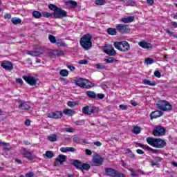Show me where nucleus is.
<instances>
[{"mask_svg": "<svg viewBox=\"0 0 177 177\" xmlns=\"http://www.w3.org/2000/svg\"><path fill=\"white\" fill-rule=\"evenodd\" d=\"M147 142L150 146L156 149H164L167 146V142L161 138H153L151 137L147 138Z\"/></svg>", "mask_w": 177, "mask_h": 177, "instance_id": "1", "label": "nucleus"}, {"mask_svg": "<svg viewBox=\"0 0 177 177\" xmlns=\"http://www.w3.org/2000/svg\"><path fill=\"white\" fill-rule=\"evenodd\" d=\"M80 44L84 50H89L92 48V35L91 34L83 35L80 39Z\"/></svg>", "mask_w": 177, "mask_h": 177, "instance_id": "2", "label": "nucleus"}, {"mask_svg": "<svg viewBox=\"0 0 177 177\" xmlns=\"http://www.w3.org/2000/svg\"><path fill=\"white\" fill-rule=\"evenodd\" d=\"M74 84L83 89H91L92 88V82L82 77L74 80Z\"/></svg>", "mask_w": 177, "mask_h": 177, "instance_id": "3", "label": "nucleus"}, {"mask_svg": "<svg viewBox=\"0 0 177 177\" xmlns=\"http://www.w3.org/2000/svg\"><path fill=\"white\" fill-rule=\"evenodd\" d=\"M113 46L120 52H128L129 49H131V46H129V43L127 41H115L113 43Z\"/></svg>", "mask_w": 177, "mask_h": 177, "instance_id": "4", "label": "nucleus"}, {"mask_svg": "<svg viewBox=\"0 0 177 177\" xmlns=\"http://www.w3.org/2000/svg\"><path fill=\"white\" fill-rule=\"evenodd\" d=\"M105 174L106 176H110V177H127L124 173H121L115 169L110 168V167H106L105 168Z\"/></svg>", "mask_w": 177, "mask_h": 177, "instance_id": "5", "label": "nucleus"}, {"mask_svg": "<svg viewBox=\"0 0 177 177\" xmlns=\"http://www.w3.org/2000/svg\"><path fill=\"white\" fill-rule=\"evenodd\" d=\"M157 107L162 111H171L172 110V105L168 101L165 100L159 101Z\"/></svg>", "mask_w": 177, "mask_h": 177, "instance_id": "6", "label": "nucleus"}, {"mask_svg": "<svg viewBox=\"0 0 177 177\" xmlns=\"http://www.w3.org/2000/svg\"><path fill=\"white\" fill-rule=\"evenodd\" d=\"M82 113L85 114V115H92V114L99 113V107L86 106L82 108Z\"/></svg>", "mask_w": 177, "mask_h": 177, "instance_id": "7", "label": "nucleus"}, {"mask_svg": "<svg viewBox=\"0 0 177 177\" xmlns=\"http://www.w3.org/2000/svg\"><path fill=\"white\" fill-rule=\"evenodd\" d=\"M167 133L165 128L162 126L158 125L152 131V135L153 136H164Z\"/></svg>", "mask_w": 177, "mask_h": 177, "instance_id": "8", "label": "nucleus"}, {"mask_svg": "<svg viewBox=\"0 0 177 177\" xmlns=\"http://www.w3.org/2000/svg\"><path fill=\"white\" fill-rule=\"evenodd\" d=\"M53 17L54 19H63L67 17V12L61 8H58L53 12Z\"/></svg>", "mask_w": 177, "mask_h": 177, "instance_id": "9", "label": "nucleus"}, {"mask_svg": "<svg viewBox=\"0 0 177 177\" xmlns=\"http://www.w3.org/2000/svg\"><path fill=\"white\" fill-rule=\"evenodd\" d=\"M116 30L120 34H128L131 31V28L129 26L125 25L124 24H119L116 25Z\"/></svg>", "mask_w": 177, "mask_h": 177, "instance_id": "10", "label": "nucleus"}, {"mask_svg": "<svg viewBox=\"0 0 177 177\" xmlns=\"http://www.w3.org/2000/svg\"><path fill=\"white\" fill-rule=\"evenodd\" d=\"M103 162H104V158L99 155H95L93 158L91 165L94 167H100V165H103Z\"/></svg>", "mask_w": 177, "mask_h": 177, "instance_id": "11", "label": "nucleus"}, {"mask_svg": "<svg viewBox=\"0 0 177 177\" xmlns=\"http://www.w3.org/2000/svg\"><path fill=\"white\" fill-rule=\"evenodd\" d=\"M22 78L24 80L25 82L28 84L30 86H35V85H37V80L34 76L24 75Z\"/></svg>", "mask_w": 177, "mask_h": 177, "instance_id": "12", "label": "nucleus"}, {"mask_svg": "<svg viewBox=\"0 0 177 177\" xmlns=\"http://www.w3.org/2000/svg\"><path fill=\"white\" fill-rule=\"evenodd\" d=\"M104 52L106 55H109V56H115L117 55V52L113 48V46L110 44H106L105 48H104Z\"/></svg>", "mask_w": 177, "mask_h": 177, "instance_id": "13", "label": "nucleus"}, {"mask_svg": "<svg viewBox=\"0 0 177 177\" xmlns=\"http://www.w3.org/2000/svg\"><path fill=\"white\" fill-rule=\"evenodd\" d=\"M1 66L4 68V70H7L8 71H12V70H13V64L9 61L2 62Z\"/></svg>", "mask_w": 177, "mask_h": 177, "instance_id": "14", "label": "nucleus"}, {"mask_svg": "<svg viewBox=\"0 0 177 177\" xmlns=\"http://www.w3.org/2000/svg\"><path fill=\"white\" fill-rule=\"evenodd\" d=\"M63 117V112L56 111L55 112H51L50 113H48V118H54L55 120H57L59 118H62Z\"/></svg>", "mask_w": 177, "mask_h": 177, "instance_id": "15", "label": "nucleus"}, {"mask_svg": "<svg viewBox=\"0 0 177 177\" xmlns=\"http://www.w3.org/2000/svg\"><path fill=\"white\" fill-rule=\"evenodd\" d=\"M164 114L162 111H155L150 113L149 117L151 120H156V118H159V117H161Z\"/></svg>", "mask_w": 177, "mask_h": 177, "instance_id": "16", "label": "nucleus"}, {"mask_svg": "<svg viewBox=\"0 0 177 177\" xmlns=\"http://www.w3.org/2000/svg\"><path fill=\"white\" fill-rule=\"evenodd\" d=\"M23 156L25 158H27V160H29L30 161H32V159L35 158L34 155H32V153H31V152L28 151L26 149H24Z\"/></svg>", "mask_w": 177, "mask_h": 177, "instance_id": "17", "label": "nucleus"}, {"mask_svg": "<svg viewBox=\"0 0 177 177\" xmlns=\"http://www.w3.org/2000/svg\"><path fill=\"white\" fill-rule=\"evenodd\" d=\"M50 57H59V56H63L64 53L59 50H53L49 53Z\"/></svg>", "mask_w": 177, "mask_h": 177, "instance_id": "18", "label": "nucleus"}, {"mask_svg": "<svg viewBox=\"0 0 177 177\" xmlns=\"http://www.w3.org/2000/svg\"><path fill=\"white\" fill-rule=\"evenodd\" d=\"M139 46L143 48V49H153V44L151 43L146 41H140L138 43Z\"/></svg>", "mask_w": 177, "mask_h": 177, "instance_id": "19", "label": "nucleus"}, {"mask_svg": "<svg viewBox=\"0 0 177 177\" xmlns=\"http://www.w3.org/2000/svg\"><path fill=\"white\" fill-rule=\"evenodd\" d=\"M18 103H19V106H18L19 109L23 108V110H26L27 111H28V110L31 109L30 105L27 104V102H24V101L19 100Z\"/></svg>", "mask_w": 177, "mask_h": 177, "instance_id": "20", "label": "nucleus"}, {"mask_svg": "<svg viewBox=\"0 0 177 177\" xmlns=\"http://www.w3.org/2000/svg\"><path fill=\"white\" fill-rule=\"evenodd\" d=\"M120 21H122V23H132V21H135V17L134 16H130V17H123L121 18Z\"/></svg>", "mask_w": 177, "mask_h": 177, "instance_id": "21", "label": "nucleus"}, {"mask_svg": "<svg viewBox=\"0 0 177 177\" xmlns=\"http://www.w3.org/2000/svg\"><path fill=\"white\" fill-rule=\"evenodd\" d=\"M71 165L75 167L76 169H81L82 167V162L80 160H75Z\"/></svg>", "mask_w": 177, "mask_h": 177, "instance_id": "22", "label": "nucleus"}, {"mask_svg": "<svg viewBox=\"0 0 177 177\" xmlns=\"http://www.w3.org/2000/svg\"><path fill=\"white\" fill-rule=\"evenodd\" d=\"M142 84L144 85H149V86H156V85H157V83L155 81L151 82V80L147 79L143 80Z\"/></svg>", "mask_w": 177, "mask_h": 177, "instance_id": "23", "label": "nucleus"}, {"mask_svg": "<svg viewBox=\"0 0 177 177\" xmlns=\"http://www.w3.org/2000/svg\"><path fill=\"white\" fill-rule=\"evenodd\" d=\"M66 4L68 5V6H70V8H71L72 9H75V8L78 6V3H77V1L73 0L67 1Z\"/></svg>", "mask_w": 177, "mask_h": 177, "instance_id": "24", "label": "nucleus"}, {"mask_svg": "<svg viewBox=\"0 0 177 177\" xmlns=\"http://www.w3.org/2000/svg\"><path fill=\"white\" fill-rule=\"evenodd\" d=\"M57 160H58L59 164H61V165H62V164L64 162H66V156L65 155H63V154H59L57 156Z\"/></svg>", "mask_w": 177, "mask_h": 177, "instance_id": "25", "label": "nucleus"}, {"mask_svg": "<svg viewBox=\"0 0 177 177\" xmlns=\"http://www.w3.org/2000/svg\"><path fill=\"white\" fill-rule=\"evenodd\" d=\"M86 95L88 97H90V99H96V93H95V91H88L86 92Z\"/></svg>", "mask_w": 177, "mask_h": 177, "instance_id": "26", "label": "nucleus"}, {"mask_svg": "<svg viewBox=\"0 0 177 177\" xmlns=\"http://www.w3.org/2000/svg\"><path fill=\"white\" fill-rule=\"evenodd\" d=\"M63 113L65 115H73V114H75V111L68 109H64Z\"/></svg>", "mask_w": 177, "mask_h": 177, "instance_id": "27", "label": "nucleus"}, {"mask_svg": "<svg viewBox=\"0 0 177 177\" xmlns=\"http://www.w3.org/2000/svg\"><path fill=\"white\" fill-rule=\"evenodd\" d=\"M55 155L53 154V152H52V151H46V153L43 155V157H44V158H52Z\"/></svg>", "mask_w": 177, "mask_h": 177, "instance_id": "28", "label": "nucleus"}, {"mask_svg": "<svg viewBox=\"0 0 177 177\" xmlns=\"http://www.w3.org/2000/svg\"><path fill=\"white\" fill-rule=\"evenodd\" d=\"M131 132H133V133H135V135H139V133L142 132V129H140V127L138 126H136L133 128Z\"/></svg>", "mask_w": 177, "mask_h": 177, "instance_id": "29", "label": "nucleus"}, {"mask_svg": "<svg viewBox=\"0 0 177 177\" xmlns=\"http://www.w3.org/2000/svg\"><path fill=\"white\" fill-rule=\"evenodd\" d=\"M32 16L35 19H41L42 14L39 11L35 10L32 12Z\"/></svg>", "mask_w": 177, "mask_h": 177, "instance_id": "30", "label": "nucleus"}, {"mask_svg": "<svg viewBox=\"0 0 177 177\" xmlns=\"http://www.w3.org/2000/svg\"><path fill=\"white\" fill-rule=\"evenodd\" d=\"M27 55H29L30 56H34L35 57L37 56V55H42V53H41L38 50H36V51L29 50V51H28Z\"/></svg>", "mask_w": 177, "mask_h": 177, "instance_id": "31", "label": "nucleus"}, {"mask_svg": "<svg viewBox=\"0 0 177 177\" xmlns=\"http://www.w3.org/2000/svg\"><path fill=\"white\" fill-rule=\"evenodd\" d=\"M109 35H117V30L113 28H109L107 30Z\"/></svg>", "mask_w": 177, "mask_h": 177, "instance_id": "32", "label": "nucleus"}, {"mask_svg": "<svg viewBox=\"0 0 177 177\" xmlns=\"http://www.w3.org/2000/svg\"><path fill=\"white\" fill-rule=\"evenodd\" d=\"M81 171L82 170H85V171H89V169H91V165L88 164V163H82V167H81Z\"/></svg>", "mask_w": 177, "mask_h": 177, "instance_id": "33", "label": "nucleus"}, {"mask_svg": "<svg viewBox=\"0 0 177 177\" xmlns=\"http://www.w3.org/2000/svg\"><path fill=\"white\" fill-rule=\"evenodd\" d=\"M12 24H20L21 23V19L17 17H12L11 19Z\"/></svg>", "mask_w": 177, "mask_h": 177, "instance_id": "34", "label": "nucleus"}, {"mask_svg": "<svg viewBox=\"0 0 177 177\" xmlns=\"http://www.w3.org/2000/svg\"><path fill=\"white\" fill-rule=\"evenodd\" d=\"M48 140H50V142H56L57 140V136L56 134H53L48 136Z\"/></svg>", "mask_w": 177, "mask_h": 177, "instance_id": "35", "label": "nucleus"}, {"mask_svg": "<svg viewBox=\"0 0 177 177\" xmlns=\"http://www.w3.org/2000/svg\"><path fill=\"white\" fill-rule=\"evenodd\" d=\"M59 74L62 77H68V71L66 69H62L59 71Z\"/></svg>", "mask_w": 177, "mask_h": 177, "instance_id": "36", "label": "nucleus"}, {"mask_svg": "<svg viewBox=\"0 0 177 177\" xmlns=\"http://www.w3.org/2000/svg\"><path fill=\"white\" fill-rule=\"evenodd\" d=\"M95 67L97 70H106V68H107V66L101 64H95Z\"/></svg>", "mask_w": 177, "mask_h": 177, "instance_id": "37", "label": "nucleus"}, {"mask_svg": "<svg viewBox=\"0 0 177 177\" xmlns=\"http://www.w3.org/2000/svg\"><path fill=\"white\" fill-rule=\"evenodd\" d=\"M48 39L51 44H56V37L53 36V35H48Z\"/></svg>", "mask_w": 177, "mask_h": 177, "instance_id": "38", "label": "nucleus"}, {"mask_svg": "<svg viewBox=\"0 0 177 177\" xmlns=\"http://www.w3.org/2000/svg\"><path fill=\"white\" fill-rule=\"evenodd\" d=\"M147 150L148 151H151V153H153V154H158V153H159L158 149H154L149 146L147 147Z\"/></svg>", "mask_w": 177, "mask_h": 177, "instance_id": "39", "label": "nucleus"}, {"mask_svg": "<svg viewBox=\"0 0 177 177\" xmlns=\"http://www.w3.org/2000/svg\"><path fill=\"white\" fill-rule=\"evenodd\" d=\"M42 15H43V17H46V18H49V17H53V13H50V12H44L42 13Z\"/></svg>", "mask_w": 177, "mask_h": 177, "instance_id": "40", "label": "nucleus"}, {"mask_svg": "<svg viewBox=\"0 0 177 177\" xmlns=\"http://www.w3.org/2000/svg\"><path fill=\"white\" fill-rule=\"evenodd\" d=\"M124 3H128L129 6H135V5H136V3H135L133 0H125Z\"/></svg>", "mask_w": 177, "mask_h": 177, "instance_id": "41", "label": "nucleus"}, {"mask_svg": "<svg viewBox=\"0 0 177 177\" xmlns=\"http://www.w3.org/2000/svg\"><path fill=\"white\" fill-rule=\"evenodd\" d=\"M104 62H106V63H114V62H117V60L113 57H109L105 58Z\"/></svg>", "mask_w": 177, "mask_h": 177, "instance_id": "42", "label": "nucleus"}, {"mask_svg": "<svg viewBox=\"0 0 177 177\" xmlns=\"http://www.w3.org/2000/svg\"><path fill=\"white\" fill-rule=\"evenodd\" d=\"M74 124L77 126H82V125H84L85 124V121L83 120H77V121H75L74 122Z\"/></svg>", "mask_w": 177, "mask_h": 177, "instance_id": "43", "label": "nucleus"}, {"mask_svg": "<svg viewBox=\"0 0 177 177\" xmlns=\"http://www.w3.org/2000/svg\"><path fill=\"white\" fill-rule=\"evenodd\" d=\"M106 3V1L104 0H95V5H98L99 6H102Z\"/></svg>", "mask_w": 177, "mask_h": 177, "instance_id": "44", "label": "nucleus"}, {"mask_svg": "<svg viewBox=\"0 0 177 177\" xmlns=\"http://www.w3.org/2000/svg\"><path fill=\"white\" fill-rule=\"evenodd\" d=\"M166 32L167 34H169V35H171V37H174V38H176V39H177V35L175 34V32L171 31L169 29H167Z\"/></svg>", "mask_w": 177, "mask_h": 177, "instance_id": "45", "label": "nucleus"}, {"mask_svg": "<svg viewBox=\"0 0 177 177\" xmlns=\"http://www.w3.org/2000/svg\"><path fill=\"white\" fill-rule=\"evenodd\" d=\"M59 7H57L56 5L54 4H49L48 5V9H50V10H53L55 12V10H56Z\"/></svg>", "mask_w": 177, "mask_h": 177, "instance_id": "46", "label": "nucleus"}, {"mask_svg": "<svg viewBox=\"0 0 177 177\" xmlns=\"http://www.w3.org/2000/svg\"><path fill=\"white\" fill-rule=\"evenodd\" d=\"M137 146H139V147H142L143 150H147V147H149V145H145L143 144H141L140 142H136Z\"/></svg>", "mask_w": 177, "mask_h": 177, "instance_id": "47", "label": "nucleus"}, {"mask_svg": "<svg viewBox=\"0 0 177 177\" xmlns=\"http://www.w3.org/2000/svg\"><path fill=\"white\" fill-rule=\"evenodd\" d=\"M154 63V59L153 58H147L145 59L146 64H153Z\"/></svg>", "mask_w": 177, "mask_h": 177, "instance_id": "48", "label": "nucleus"}, {"mask_svg": "<svg viewBox=\"0 0 177 177\" xmlns=\"http://www.w3.org/2000/svg\"><path fill=\"white\" fill-rule=\"evenodd\" d=\"M73 141L75 143L80 144V143H81V138H80L79 137L76 136V137H74V138H73Z\"/></svg>", "mask_w": 177, "mask_h": 177, "instance_id": "49", "label": "nucleus"}, {"mask_svg": "<svg viewBox=\"0 0 177 177\" xmlns=\"http://www.w3.org/2000/svg\"><path fill=\"white\" fill-rule=\"evenodd\" d=\"M128 150H129V153H127V156L129 157V158H132V159L135 158V155L132 153V151L129 149Z\"/></svg>", "mask_w": 177, "mask_h": 177, "instance_id": "50", "label": "nucleus"}, {"mask_svg": "<svg viewBox=\"0 0 177 177\" xmlns=\"http://www.w3.org/2000/svg\"><path fill=\"white\" fill-rule=\"evenodd\" d=\"M64 130L66 132H68L69 133H73L74 132V129L73 127L71 128H64Z\"/></svg>", "mask_w": 177, "mask_h": 177, "instance_id": "51", "label": "nucleus"}, {"mask_svg": "<svg viewBox=\"0 0 177 177\" xmlns=\"http://www.w3.org/2000/svg\"><path fill=\"white\" fill-rule=\"evenodd\" d=\"M67 106H68V107H75V102H73V101H68L67 102Z\"/></svg>", "mask_w": 177, "mask_h": 177, "instance_id": "52", "label": "nucleus"}, {"mask_svg": "<svg viewBox=\"0 0 177 177\" xmlns=\"http://www.w3.org/2000/svg\"><path fill=\"white\" fill-rule=\"evenodd\" d=\"M153 74L156 78H161V73H160L158 71H155Z\"/></svg>", "mask_w": 177, "mask_h": 177, "instance_id": "53", "label": "nucleus"}, {"mask_svg": "<svg viewBox=\"0 0 177 177\" xmlns=\"http://www.w3.org/2000/svg\"><path fill=\"white\" fill-rule=\"evenodd\" d=\"M60 151L62 153H67V152H68V147H61L60 148Z\"/></svg>", "mask_w": 177, "mask_h": 177, "instance_id": "54", "label": "nucleus"}, {"mask_svg": "<svg viewBox=\"0 0 177 177\" xmlns=\"http://www.w3.org/2000/svg\"><path fill=\"white\" fill-rule=\"evenodd\" d=\"M119 109H120V110H127L128 109V106L124 104H120L119 106Z\"/></svg>", "mask_w": 177, "mask_h": 177, "instance_id": "55", "label": "nucleus"}, {"mask_svg": "<svg viewBox=\"0 0 177 177\" xmlns=\"http://www.w3.org/2000/svg\"><path fill=\"white\" fill-rule=\"evenodd\" d=\"M79 64H88V60L82 59L78 62Z\"/></svg>", "mask_w": 177, "mask_h": 177, "instance_id": "56", "label": "nucleus"}, {"mask_svg": "<svg viewBox=\"0 0 177 177\" xmlns=\"http://www.w3.org/2000/svg\"><path fill=\"white\" fill-rule=\"evenodd\" d=\"M32 176H34V172L30 171L26 174L24 177H32Z\"/></svg>", "mask_w": 177, "mask_h": 177, "instance_id": "57", "label": "nucleus"}, {"mask_svg": "<svg viewBox=\"0 0 177 177\" xmlns=\"http://www.w3.org/2000/svg\"><path fill=\"white\" fill-rule=\"evenodd\" d=\"M155 161H156V162H161V161H162V158L161 157H158L156 156L154 158Z\"/></svg>", "mask_w": 177, "mask_h": 177, "instance_id": "58", "label": "nucleus"}, {"mask_svg": "<svg viewBox=\"0 0 177 177\" xmlns=\"http://www.w3.org/2000/svg\"><path fill=\"white\" fill-rule=\"evenodd\" d=\"M147 3H148V5H150L151 6H153V5L154 4V0H147Z\"/></svg>", "mask_w": 177, "mask_h": 177, "instance_id": "59", "label": "nucleus"}, {"mask_svg": "<svg viewBox=\"0 0 177 177\" xmlns=\"http://www.w3.org/2000/svg\"><path fill=\"white\" fill-rule=\"evenodd\" d=\"M158 165H160V163H158V162H154V161H152L151 162V167H158Z\"/></svg>", "mask_w": 177, "mask_h": 177, "instance_id": "60", "label": "nucleus"}, {"mask_svg": "<svg viewBox=\"0 0 177 177\" xmlns=\"http://www.w3.org/2000/svg\"><path fill=\"white\" fill-rule=\"evenodd\" d=\"M68 151H71V153H74V151H75V148L71 147H68Z\"/></svg>", "mask_w": 177, "mask_h": 177, "instance_id": "61", "label": "nucleus"}, {"mask_svg": "<svg viewBox=\"0 0 177 177\" xmlns=\"http://www.w3.org/2000/svg\"><path fill=\"white\" fill-rule=\"evenodd\" d=\"M16 82H18V84H20L21 85H23L24 84L23 80L21 78L16 79Z\"/></svg>", "mask_w": 177, "mask_h": 177, "instance_id": "62", "label": "nucleus"}, {"mask_svg": "<svg viewBox=\"0 0 177 177\" xmlns=\"http://www.w3.org/2000/svg\"><path fill=\"white\" fill-rule=\"evenodd\" d=\"M85 153H86V156H92V151H91L89 149H86Z\"/></svg>", "mask_w": 177, "mask_h": 177, "instance_id": "63", "label": "nucleus"}, {"mask_svg": "<svg viewBox=\"0 0 177 177\" xmlns=\"http://www.w3.org/2000/svg\"><path fill=\"white\" fill-rule=\"evenodd\" d=\"M98 99H104V94H102V93H98L97 95Z\"/></svg>", "mask_w": 177, "mask_h": 177, "instance_id": "64", "label": "nucleus"}]
</instances>
